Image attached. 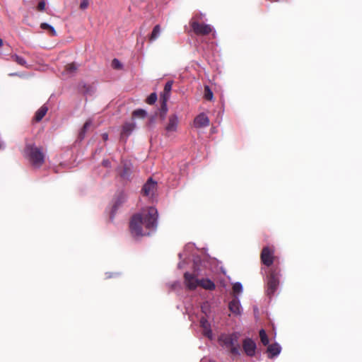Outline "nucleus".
Returning <instances> with one entry per match:
<instances>
[{
	"label": "nucleus",
	"instance_id": "obj_38",
	"mask_svg": "<svg viewBox=\"0 0 362 362\" xmlns=\"http://www.w3.org/2000/svg\"><path fill=\"white\" fill-rule=\"evenodd\" d=\"M103 165L106 167V168H109L110 167V162L109 160H103Z\"/></svg>",
	"mask_w": 362,
	"mask_h": 362
},
{
	"label": "nucleus",
	"instance_id": "obj_24",
	"mask_svg": "<svg viewBox=\"0 0 362 362\" xmlns=\"http://www.w3.org/2000/svg\"><path fill=\"white\" fill-rule=\"evenodd\" d=\"M40 28L44 30H47V31L49 32L52 36L57 35V33H56L54 28L52 25H51L47 23H41Z\"/></svg>",
	"mask_w": 362,
	"mask_h": 362
},
{
	"label": "nucleus",
	"instance_id": "obj_12",
	"mask_svg": "<svg viewBox=\"0 0 362 362\" xmlns=\"http://www.w3.org/2000/svg\"><path fill=\"white\" fill-rule=\"evenodd\" d=\"M243 348L248 356H254L257 349L256 343L250 338H246L243 341Z\"/></svg>",
	"mask_w": 362,
	"mask_h": 362
},
{
	"label": "nucleus",
	"instance_id": "obj_29",
	"mask_svg": "<svg viewBox=\"0 0 362 362\" xmlns=\"http://www.w3.org/2000/svg\"><path fill=\"white\" fill-rule=\"evenodd\" d=\"M133 116L136 117L144 118L147 116V112L143 109H137L133 112Z\"/></svg>",
	"mask_w": 362,
	"mask_h": 362
},
{
	"label": "nucleus",
	"instance_id": "obj_2",
	"mask_svg": "<svg viewBox=\"0 0 362 362\" xmlns=\"http://www.w3.org/2000/svg\"><path fill=\"white\" fill-rule=\"evenodd\" d=\"M239 332L221 334L218 337V343L221 347L228 350L232 354L240 356V345L239 344Z\"/></svg>",
	"mask_w": 362,
	"mask_h": 362
},
{
	"label": "nucleus",
	"instance_id": "obj_13",
	"mask_svg": "<svg viewBox=\"0 0 362 362\" xmlns=\"http://www.w3.org/2000/svg\"><path fill=\"white\" fill-rule=\"evenodd\" d=\"M200 327L202 329V334L204 336L207 337L209 339L212 340L214 339V334L211 330V324L205 317H201L199 320Z\"/></svg>",
	"mask_w": 362,
	"mask_h": 362
},
{
	"label": "nucleus",
	"instance_id": "obj_10",
	"mask_svg": "<svg viewBox=\"0 0 362 362\" xmlns=\"http://www.w3.org/2000/svg\"><path fill=\"white\" fill-rule=\"evenodd\" d=\"M127 198V196L126 193H124V192H119L116 194L115 200H114L112 211H111V215H110L111 219L113 218L114 215L116 213L118 208L126 202Z\"/></svg>",
	"mask_w": 362,
	"mask_h": 362
},
{
	"label": "nucleus",
	"instance_id": "obj_7",
	"mask_svg": "<svg viewBox=\"0 0 362 362\" xmlns=\"http://www.w3.org/2000/svg\"><path fill=\"white\" fill-rule=\"evenodd\" d=\"M179 117L177 114H172L168 117V121L165 126V135L169 136L176 132L178 128Z\"/></svg>",
	"mask_w": 362,
	"mask_h": 362
},
{
	"label": "nucleus",
	"instance_id": "obj_1",
	"mask_svg": "<svg viewBox=\"0 0 362 362\" xmlns=\"http://www.w3.org/2000/svg\"><path fill=\"white\" fill-rule=\"evenodd\" d=\"M158 212L154 206L143 208L134 214L130 221L129 228L134 237L150 235L158 227Z\"/></svg>",
	"mask_w": 362,
	"mask_h": 362
},
{
	"label": "nucleus",
	"instance_id": "obj_16",
	"mask_svg": "<svg viewBox=\"0 0 362 362\" xmlns=\"http://www.w3.org/2000/svg\"><path fill=\"white\" fill-rule=\"evenodd\" d=\"M136 127V123L133 122H125L122 127L121 137H128Z\"/></svg>",
	"mask_w": 362,
	"mask_h": 362
},
{
	"label": "nucleus",
	"instance_id": "obj_31",
	"mask_svg": "<svg viewBox=\"0 0 362 362\" xmlns=\"http://www.w3.org/2000/svg\"><path fill=\"white\" fill-rule=\"evenodd\" d=\"M76 69H77V66L75 64H74V63L67 64L66 66V71L69 74H74L76 71Z\"/></svg>",
	"mask_w": 362,
	"mask_h": 362
},
{
	"label": "nucleus",
	"instance_id": "obj_21",
	"mask_svg": "<svg viewBox=\"0 0 362 362\" xmlns=\"http://www.w3.org/2000/svg\"><path fill=\"white\" fill-rule=\"evenodd\" d=\"M204 289L212 291L215 288V284L209 279H202L199 280V286Z\"/></svg>",
	"mask_w": 362,
	"mask_h": 362
},
{
	"label": "nucleus",
	"instance_id": "obj_9",
	"mask_svg": "<svg viewBox=\"0 0 362 362\" xmlns=\"http://www.w3.org/2000/svg\"><path fill=\"white\" fill-rule=\"evenodd\" d=\"M274 251L273 249L270 248L269 247H264L262 249V253H261V260L262 263L266 265L267 267H270L273 262L274 259Z\"/></svg>",
	"mask_w": 362,
	"mask_h": 362
},
{
	"label": "nucleus",
	"instance_id": "obj_22",
	"mask_svg": "<svg viewBox=\"0 0 362 362\" xmlns=\"http://www.w3.org/2000/svg\"><path fill=\"white\" fill-rule=\"evenodd\" d=\"M48 107L44 105H42L35 113V119L37 122H40L47 112Z\"/></svg>",
	"mask_w": 362,
	"mask_h": 362
},
{
	"label": "nucleus",
	"instance_id": "obj_40",
	"mask_svg": "<svg viewBox=\"0 0 362 362\" xmlns=\"http://www.w3.org/2000/svg\"><path fill=\"white\" fill-rule=\"evenodd\" d=\"M200 362H213L212 361L208 359V358H202Z\"/></svg>",
	"mask_w": 362,
	"mask_h": 362
},
{
	"label": "nucleus",
	"instance_id": "obj_37",
	"mask_svg": "<svg viewBox=\"0 0 362 362\" xmlns=\"http://www.w3.org/2000/svg\"><path fill=\"white\" fill-rule=\"evenodd\" d=\"M88 6V0H82L80 4V8L81 9H86Z\"/></svg>",
	"mask_w": 362,
	"mask_h": 362
},
{
	"label": "nucleus",
	"instance_id": "obj_23",
	"mask_svg": "<svg viewBox=\"0 0 362 362\" xmlns=\"http://www.w3.org/2000/svg\"><path fill=\"white\" fill-rule=\"evenodd\" d=\"M167 102L168 100H166V99H163V100H161V105H160V112H159V115H160V117L161 119H164L165 118V116L167 115V112H168V106H167Z\"/></svg>",
	"mask_w": 362,
	"mask_h": 362
},
{
	"label": "nucleus",
	"instance_id": "obj_35",
	"mask_svg": "<svg viewBox=\"0 0 362 362\" xmlns=\"http://www.w3.org/2000/svg\"><path fill=\"white\" fill-rule=\"evenodd\" d=\"M112 66L115 69H120L122 68V64L117 59H114L112 61Z\"/></svg>",
	"mask_w": 362,
	"mask_h": 362
},
{
	"label": "nucleus",
	"instance_id": "obj_27",
	"mask_svg": "<svg viewBox=\"0 0 362 362\" xmlns=\"http://www.w3.org/2000/svg\"><path fill=\"white\" fill-rule=\"evenodd\" d=\"M259 337H260V339H261V341L262 343L264 345V346H267L269 344V338L266 334V332L264 331V329H262L260 331H259Z\"/></svg>",
	"mask_w": 362,
	"mask_h": 362
},
{
	"label": "nucleus",
	"instance_id": "obj_42",
	"mask_svg": "<svg viewBox=\"0 0 362 362\" xmlns=\"http://www.w3.org/2000/svg\"><path fill=\"white\" fill-rule=\"evenodd\" d=\"M178 284H179V282L176 281V282H175V283L172 285V287H173V288H175V286H176L177 285H178Z\"/></svg>",
	"mask_w": 362,
	"mask_h": 362
},
{
	"label": "nucleus",
	"instance_id": "obj_28",
	"mask_svg": "<svg viewBox=\"0 0 362 362\" xmlns=\"http://www.w3.org/2000/svg\"><path fill=\"white\" fill-rule=\"evenodd\" d=\"M91 124H92V122L90 120H88L86 122V123L83 125V129H81V131L79 133V137L81 139H83L84 138L86 132L90 127Z\"/></svg>",
	"mask_w": 362,
	"mask_h": 362
},
{
	"label": "nucleus",
	"instance_id": "obj_26",
	"mask_svg": "<svg viewBox=\"0 0 362 362\" xmlns=\"http://www.w3.org/2000/svg\"><path fill=\"white\" fill-rule=\"evenodd\" d=\"M11 59L19 65L27 66V62L23 57L18 56L17 54H13L11 56Z\"/></svg>",
	"mask_w": 362,
	"mask_h": 362
},
{
	"label": "nucleus",
	"instance_id": "obj_3",
	"mask_svg": "<svg viewBox=\"0 0 362 362\" xmlns=\"http://www.w3.org/2000/svg\"><path fill=\"white\" fill-rule=\"evenodd\" d=\"M195 250L196 247L194 243H189L185 246L183 252L179 253L180 262L177 264V267L179 269L184 267V264L186 263V260L189 259L192 255L194 272L199 273L200 270L199 266L201 265V259L198 255H195Z\"/></svg>",
	"mask_w": 362,
	"mask_h": 362
},
{
	"label": "nucleus",
	"instance_id": "obj_14",
	"mask_svg": "<svg viewBox=\"0 0 362 362\" xmlns=\"http://www.w3.org/2000/svg\"><path fill=\"white\" fill-rule=\"evenodd\" d=\"M194 125L197 128L208 127L209 125V119L205 113H200L194 118Z\"/></svg>",
	"mask_w": 362,
	"mask_h": 362
},
{
	"label": "nucleus",
	"instance_id": "obj_17",
	"mask_svg": "<svg viewBox=\"0 0 362 362\" xmlns=\"http://www.w3.org/2000/svg\"><path fill=\"white\" fill-rule=\"evenodd\" d=\"M281 351V346L278 343H274L270 344L267 347V352L269 354V358H272L280 354Z\"/></svg>",
	"mask_w": 362,
	"mask_h": 362
},
{
	"label": "nucleus",
	"instance_id": "obj_39",
	"mask_svg": "<svg viewBox=\"0 0 362 362\" xmlns=\"http://www.w3.org/2000/svg\"><path fill=\"white\" fill-rule=\"evenodd\" d=\"M102 138L104 141H107L108 139V134L107 133H103L102 134Z\"/></svg>",
	"mask_w": 362,
	"mask_h": 362
},
{
	"label": "nucleus",
	"instance_id": "obj_33",
	"mask_svg": "<svg viewBox=\"0 0 362 362\" xmlns=\"http://www.w3.org/2000/svg\"><path fill=\"white\" fill-rule=\"evenodd\" d=\"M202 311L206 315H208L210 313V305H209V303L208 302H204L202 305Z\"/></svg>",
	"mask_w": 362,
	"mask_h": 362
},
{
	"label": "nucleus",
	"instance_id": "obj_44",
	"mask_svg": "<svg viewBox=\"0 0 362 362\" xmlns=\"http://www.w3.org/2000/svg\"><path fill=\"white\" fill-rule=\"evenodd\" d=\"M18 74L16 73H11L9 74V76H17Z\"/></svg>",
	"mask_w": 362,
	"mask_h": 362
},
{
	"label": "nucleus",
	"instance_id": "obj_32",
	"mask_svg": "<svg viewBox=\"0 0 362 362\" xmlns=\"http://www.w3.org/2000/svg\"><path fill=\"white\" fill-rule=\"evenodd\" d=\"M157 100V95L156 93H152L150 95L146 98V103L149 105L154 104Z\"/></svg>",
	"mask_w": 362,
	"mask_h": 362
},
{
	"label": "nucleus",
	"instance_id": "obj_41",
	"mask_svg": "<svg viewBox=\"0 0 362 362\" xmlns=\"http://www.w3.org/2000/svg\"><path fill=\"white\" fill-rule=\"evenodd\" d=\"M106 277L107 278H111L112 276H114L115 275H113L112 274H110V273H106Z\"/></svg>",
	"mask_w": 362,
	"mask_h": 362
},
{
	"label": "nucleus",
	"instance_id": "obj_43",
	"mask_svg": "<svg viewBox=\"0 0 362 362\" xmlns=\"http://www.w3.org/2000/svg\"><path fill=\"white\" fill-rule=\"evenodd\" d=\"M3 45V40L0 38V47Z\"/></svg>",
	"mask_w": 362,
	"mask_h": 362
},
{
	"label": "nucleus",
	"instance_id": "obj_5",
	"mask_svg": "<svg viewBox=\"0 0 362 362\" xmlns=\"http://www.w3.org/2000/svg\"><path fill=\"white\" fill-rule=\"evenodd\" d=\"M280 272L277 268H272L267 279L266 293L270 298L274 295L279 284Z\"/></svg>",
	"mask_w": 362,
	"mask_h": 362
},
{
	"label": "nucleus",
	"instance_id": "obj_30",
	"mask_svg": "<svg viewBox=\"0 0 362 362\" xmlns=\"http://www.w3.org/2000/svg\"><path fill=\"white\" fill-rule=\"evenodd\" d=\"M204 98L208 100H211L214 98L213 92L208 86L204 87Z\"/></svg>",
	"mask_w": 362,
	"mask_h": 362
},
{
	"label": "nucleus",
	"instance_id": "obj_4",
	"mask_svg": "<svg viewBox=\"0 0 362 362\" xmlns=\"http://www.w3.org/2000/svg\"><path fill=\"white\" fill-rule=\"evenodd\" d=\"M25 154L34 168H40L45 161V154L40 148L33 144H28L25 147Z\"/></svg>",
	"mask_w": 362,
	"mask_h": 362
},
{
	"label": "nucleus",
	"instance_id": "obj_11",
	"mask_svg": "<svg viewBox=\"0 0 362 362\" xmlns=\"http://www.w3.org/2000/svg\"><path fill=\"white\" fill-rule=\"evenodd\" d=\"M185 284L186 286L190 290H194L199 286V280L197 276L189 272L184 274Z\"/></svg>",
	"mask_w": 362,
	"mask_h": 362
},
{
	"label": "nucleus",
	"instance_id": "obj_20",
	"mask_svg": "<svg viewBox=\"0 0 362 362\" xmlns=\"http://www.w3.org/2000/svg\"><path fill=\"white\" fill-rule=\"evenodd\" d=\"M173 81H168L164 87L163 93L161 94L160 98L161 100L166 99L168 100L170 97V91L172 90L173 86Z\"/></svg>",
	"mask_w": 362,
	"mask_h": 362
},
{
	"label": "nucleus",
	"instance_id": "obj_34",
	"mask_svg": "<svg viewBox=\"0 0 362 362\" xmlns=\"http://www.w3.org/2000/svg\"><path fill=\"white\" fill-rule=\"evenodd\" d=\"M235 293H241L243 291V285L240 282H236L233 286Z\"/></svg>",
	"mask_w": 362,
	"mask_h": 362
},
{
	"label": "nucleus",
	"instance_id": "obj_15",
	"mask_svg": "<svg viewBox=\"0 0 362 362\" xmlns=\"http://www.w3.org/2000/svg\"><path fill=\"white\" fill-rule=\"evenodd\" d=\"M228 308L230 311L235 315H240L242 313V307L240 302V300L238 298H235L231 300L229 303Z\"/></svg>",
	"mask_w": 362,
	"mask_h": 362
},
{
	"label": "nucleus",
	"instance_id": "obj_19",
	"mask_svg": "<svg viewBox=\"0 0 362 362\" xmlns=\"http://www.w3.org/2000/svg\"><path fill=\"white\" fill-rule=\"evenodd\" d=\"M123 170L119 173L123 179H129L132 173V164L129 162H124L122 165Z\"/></svg>",
	"mask_w": 362,
	"mask_h": 362
},
{
	"label": "nucleus",
	"instance_id": "obj_18",
	"mask_svg": "<svg viewBox=\"0 0 362 362\" xmlns=\"http://www.w3.org/2000/svg\"><path fill=\"white\" fill-rule=\"evenodd\" d=\"M80 90L86 95H92L95 91V86L91 84L81 83L79 84Z\"/></svg>",
	"mask_w": 362,
	"mask_h": 362
},
{
	"label": "nucleus",
	"instance_id": "obj_8",
	"mask_svg": "<svg viewBox=\"0 0 362 362\" xmlns=\"http://www.w3.org/2000/svg\"><path fill=\"white\" fill-rule=\"evenodd\" d=\"M191 27L197 35H207L213 30V28L210 25L199 23L197 21H192Z\"/></svg>",
	"mask_w": 362,
	"mask_h": 362
},
{
	"label": "nucleus",
	"instance_id": "obj_6",
	"mask_svg": "<svg viewBox=\"0 0 362 362\" xmlns=\"http://www.w3.org/2000/svg\"><path fill=\"white\" fill-rule=\"evenodd\" d=\"M158 183L151 177H149L146 182L144 185L141 192L144 196L148 197L151 200L153 201L156 198Z\"/></svg>",
	"mask_w": 362,
	"mask_h": 362
},
{
	"label": "nucleus",
	"instance_id": "obj_36",
	"mask_svg": "<svg viewBox=\"0 0 362 362\" xmlns=\"http://www.w3.org/2000/svg\"><path fill=\"white\" fill-rule=\"evenodd\" d=\"M45 8V2L44 1H41L40 2H39L38 5H37V9L40 11H44Z\"/></svg>",
	"mask_w": 362,
	"mask_h": 362
},
{
	"label": "nucleus",
	"instance_id": "obj_25",
	"mask_svg": "<svg viewBox=\"0 0 362 362\" xmlns=\"http://www.w3.org/2000/svg\"><path fill=\"white\" fill-rule=\"evenodd\" d=\"M161 30L159 25H156L151 33V35L150 36V41H154L156 40L160 35Z\"/></svg>",
	"mask_w": 362,
	"mask_h": 362
}]
</instances>
